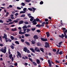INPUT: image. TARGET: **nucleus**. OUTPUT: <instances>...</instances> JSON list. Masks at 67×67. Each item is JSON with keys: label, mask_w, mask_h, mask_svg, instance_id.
I'll list each match as a JSON object with an SVG mask.
<instances>
[{"label": "nucleus", "mask_w": 67, "mask_h": 67, "mask_svg": "<svg viewBox=\"0 0 67 67\" xmlns=\"http://www.w3.org/2000/svg\"><path fill=\"white\" fill-rule=\"evenodd\" d=\"M2 37L3 39L5 38V40H6L8 39L7 37H5L4 36H2Z\"/></svg>", "instance_id": "nucleus-25"}, {"label": "nucleus", "mask_w": 67, "mask_h": 67, "mask_svg": "<svg viewBox=\"0 0 67 67\" xmlns=\"http://www.w3.org/2000/svg\"><path fill=\"white\" fill-rule=\"evenodd\" d=\"M25 36L27 37L29 36H30V35H29V34H25Z\"/></svg>", "instance_id": "nucleus-28"}, {"label": "nucleus", "mask_w": 67, "mask_h": 67, "mask_svg": "<svg viewBox=\"0 0 67 67\" xmlns=\"http://www.w3.org/2000/svg\"><path fill=\"white\" fill-rule=\"evenodd\" d=\"M27 52L28 53H30V51L29 50H27Z\"/></svg>", "instance_id": "nucleus-63"}, {"label": "nucleus", "mask_w": 67, "mask_h": 67, "mask_svg": "<svg viewBox=\"0 0 67 67\" xmlns=\"http://www.w3.org/2000/svg\"><path fill=\"white\" fill-rule=\"evenodd\" d=\"M61 36H62V38L63 39V38L64 37L65 35H64L63 34H62V35H61Z\"/></svg>", "instance_id": "nucleus-44"}, {"label": "nucleus", "mask_w": 67, "mask_h": 67, "mask_svg": "<svg viewBox=\"0 0 67 67\" xmlns=\"http://www.w3.org/2000/svg\"><path fill=\"white\" fill-rule=\"evenodd\" d=\"M21 6H24L25 5V4L24 3H22L21 4Z\"/></svg>", "instance_id": "nucleus-26"}, {"label": "nucleus", "mask_w": 67, "mask_h": 67, "mask_svg": "<svg viewBox=\"0 0 67 67\" xmlns=\"http://www.w3.org/2000/svg\"><path fill=\"white\" fill-rule=\"evenodd\" d=\"M65 35L64 37L65 38L67 39V35H66V34H65V35Z\"/></svg>", "instance_id": "nucleus-56"}, {"label": "nucleus", "mask_w": 67, "mask_h": 67, "mask_svg": "<svg viewBox=\"0 0 67 67\" xmlns=\"http://www.w3.org/2000/svg\"><path fill=\"white\" fill-rule=\"evenodd\" d=\"M27 8H24L23 9V11L24 12H25Z\"/></svg>", "instance_id": "nucleus-35"}, {"label": "nucleus", "mask_w": 67, "mask_h": 67, "mask_svg": "<svg viewBox=\"0 0 67 67\" xmlns=\"http://www.w3.org/2000/svg\"><path fill=\"white\" fill-rule=\"evenodd\" d=\"M32 9H33V10H32V13H34L35 12V10H36V9L34 7H32Z\"/></svg>", "instance_id": "nucleus-16"}, {"label": "nucleus", "mask_w": 67, "mask_h": 67, "mask_svg": "<svg viewBox=\"0 0 67 67\" xmlns=\"http://www.w3.org/2000/svg\"><path fill=\"white\" fill-rule=\"evenodd\" d=\"M13 55L12 54H10L9 55V59H11L12 58V57Z\"/></svg>", "instance_id": "nucleus-19"}, {"label": "nucleus", "mask_w": 67, "mask_h": 67, "mask_svg": "<svg viewBox=\"0 0 67 67\" xmlns=\"http://www.w3.org/2000/svg\"><path fill=\"white\" fill-rule=\"evenodd\" d=\"M31 1L30 0H25V1L27 3H29Z\"/></svg>", "instance_id": "nucleus-32"}, {"label": "nucleus", "mask_w": 67, "mask_h": 67, "mask_svg": "<svg viewBox=\"0 0 67 67\" xmlns=\"http://www.w3.org/2000/svg\"><path fill=\"white\" fill-rule=\"evenodd\" d=\"M37 22H35L33 24H32V25H35L37 24Z\"/></svg>", "instance_id": "nucleus-42"}, {"label": "nucleus", "mask_w": 67, "mask_h": 67, "mask_svg": "<svg viewBox=\"0 0 67 67\" xmlns=\"http://www.w3.org/2000/svg\"><path fill=\"white\" fill-rule=\"evenodd\" d=\"M19 34L21 35H23L25 34V32H22L21 31H20L19 32Z\"/></svg>", "instance_id": "nucleus-8"}, {"label": "nucleus", "mask_w": 67, "mask_h": 67, "mask_svg": "<svg viewBox=\"0 0 67 67\" xmlns=\"http://www.w3.org/2000/svg\"><path fill=\"white\" fill-rule=\"evenodd\" d=\"M14 65L16 66L18 65V63L16 62H15V63L14 64Z\"/></svg>", "instance_id": "nucleus-53"}, {"label": "nucleus", "mask_w": 67, "mask_h": 67, "mask_svg": "<svg viewBox=\"0 0 67 67\" xmlns=\"http://www.w3.org/2000/svg\"><path fill=\"white\" fill-rule=\"evenodd\" d=\"M46 35H47V37H49L50 36V35H49V33L48 32H47L46 33Z\"/></svg>", "instance_id": "nucleus-13"}, {"label": "nucleus", "mask_w": 67, "mask_h": 67, "mask_svg": "<svg viewBox=\"0 0 67 67\" xmlns=\"http://www.w3.org/2000/svg\"><path fill=\"white\" fill-rule=\"evenodd\" d=\"M36 31L38 33H40L41 32V31H40L39 30H37Z\"/></svg>", "instance_id": "nucleus-48"}, {"label": "nucleus", "mask_w": 67, "mask_h": 67, "mask_svg": "<svg viewBox=\"0 0 67 67\" xmlns=\"http://www.w3.org/2000/svg\"><path fill=\"white\" fill-rule=\"evenodd\" d=\"M9 7L10 8H12L13 7V6L12 5H9Z\"/></svg>", "instance_id": "nucleus-59"}, {"label": "nucleus", "mask_w": 67, "mask_h": 67, "mask_svg": "<svg viewBox=\"0 0 67 67\" xmlns=\"http://www.w3.org/2000/svg\"><path fill=\"white\" fill-rule=\"evenodd\" d=\"M34 17H32V18H30V21H33V20H34Z\"/></svg>", "instance_id": "nucleus-20"}, {"label": "nucleus", "mask_w": 67, "mask_h": 67, "mask_svg": "<svg viewBox=\"0 0 67 67\" xmlns=\"http://www.w3.org/2000/svg\"><path fill=\"white\" fill-rule=\"evenodd\" d=\"M28 50L27 48L26 47L24 48L23 49V51H25V52H27V50Z\"/></svg>", "instance_id": "nucleus-10"}, {"label": "nucleus", "mask_w": 67, "mask_h": 67, "mask_svg": "<svg viewBox=\"0 0 67 67\" xmlns=\"http://www.w3.org/2000/svg\"><path fill=\"white\" fill-rule=\"evenodd\" d=\"M36 19L37 21H39L40 20L38 18H36Z\"/></svg>", "instance_id": "nucleus-50"}, {"label": "nucleus", "mask_w": 67, "mask_h": 67, "mask_svg": "<svg viewBox=\"0 0 67 67\" xmlns=\"http://www.w3.org/2000/svg\"><path fill=\"white\" fill-rule=\"evenodd\" d=\"M25 12H24V11H21L20 12V14H21V13H23V14H24L25 13Z\"/></svg>", "instance_id": "nucleus-34"}, {"label": "nucleus", "mask_w": 67, "mask_h": 67, "mask_svg": "<svg viewBox=\"0 0 67 67\" xmlns=\"http://www.w3.org/2000/svg\"><path fill=\"white\" fill-rule=\"evenodd\" d=\"M48 21V19H44V21Z\"/></svg>", "instance_id": "nucleus-58"}, {"label": "nucleus", "mask_w": 67, "mask_h": 67, "mask_svg": "<svg viewBox=\"0 0 67 67\" xmlns=\"http://www.w3.org/2000/svg\"><path fill=\"white\" fill-rule=\"evenodd\" d=\"M24 23H25V24L27 25L29 24V22L27 21H25L24 22Z\"/></svg>", "instance_id": "nucleus-36"}, {"label": "nucleus", "mask_w": 67, "mask_h": 67, "mask_svg": "<svg viewBox=\"0 0 67 67\" xmlns=\"http://www.w3.org/2000/svg\"><path fill=\"white\" fill-rule=\"evenodd\" d=\"M41 40L42 41L44 42H45L47 41V38H41Z\"/></svg>", "instance_id": "nucleus-6"}, {"label": "nucleus", "mask_w": 67, "mask_h": 67, "mask_svg": "<svg viewBox=\"0 0 67 67\" xmlns=\"http://www.w3.org/2000/svg\"><path fill=\"white\" fill-rule=\"evenodd\" d=\"M31 43L32 44H34L35 43V41L32 40V42H31Z\"/></svg>", "instance_id": "nucleus-31"}, {"label": "nucleus", "mask_w": 67, "mask_h": 67, "mask_svg": "<svg viewBox=\"0 0 67 67\" xmlns=\"http://www.w3.org/2000/svg\"><path fill=\"white\" fill-rule=\"evenodd\" d=\"M35 29H36L35 28H32V29H31V30L32 31H34L35 30Z\"/></svg>", "instance_id": "nucleus-43"}, {"label": "nucleus", "mask_w": 67, "mask_h": 67, "mask_svg": "<svg viewBox=\"0 0 67 67\" xmlns=\"http://www.w3.org/2000/svg\"><path fill=\"white\" fill-rule=\"evenodd\" d=\"M25 16V14H23V15H21V16L20 17L21 18H24Z\"/></svg>", "instance_id": "nucleus-24"}, {"label": "nucleus", "mask_w": 67, "mask_h": 67, "mask_svg": "<svg viewBox=\"0 0 67 67\" xmlns=\"http://www.w3.org/2000/svg\"><path fill=\"white\" fill-rule=\"evenodd\" d=\"M28 59H29V60L30 61H31L32 62H33V60H32L31 58H28Z\"/></svg>", "instance_id": "nucleus-38"}, {"label": "nucleus", "mask_w": 67, "mask_h": 67, "mask_svg": "<svg viewBox=\"0 0 67 67\" xmlns=\"http://www.w3.org/2000/svg\"><path fill=\"white\" fill-rule=\"evenodd\" d=\"M21 41L22 42H24V39H21Z\"/></svg>", "instance_id": "nucleus-57"}, {"label": "nucleus", "mask_w": 67, "mask_h": 67, "mask_svg": "<svg viewBox=\"0 0 67 67\" xmlns=\"http://www.w3.org/2000/svg\"><path fill=\"white\" fill-rule=\"evenodd\" d=\"M13 22H15V23H17L18 22V21L16 20H14L13 21Z\"/></svg>", "instance_id": "nucleus-41"}, {"label": "nucleus", "mask_w": 67, "mask_h": 67, "mask_svg": "<svg viewBox=\"0 0 67 67\" xmlns=\"http://www.w3.org/2000/svg\"><path fill=\"white\" fill-rule=\"evenodd\" d=\"M40 49L42 52H44V51H43L44 49L43 48H40Z\"/></svg>", "instance_id": "nucleus-23"}, {"label": "nucleus", "mask_w": 67, "mask_h": 67, "mask_svg": "<svg viewBox=\"0 0 67 67\" xmlns=\"http://www.w3.org/2000/svg\"><path fill=\"white\" fill-rule=\"evenodd\" d=\"M28 10L30 11H32L33 10V9L31 8H28Z\"/></svg>", "instance_id": "nucleus-39"}, {"label": "nucleus", "mask_w": 67, "mask_h": 67, "mask_svg": "<svg viewBox=\"0 0 67 67\" xmlns=\"http://www.w3.org/2000/svg\"><path fill=\"white\" fill-rule=\"evenodd\" d=\"M43 1H42L40 3V5H42L43 4Z\"/></svg>", "instance_id": "nucleus-37"}, {"label": "nucleus", "mask_w": 67, "mask_h": 67, "mask_svg": "<svg viewBox=\"0 0 67 67\" xmlns=\"http://www.w3.org/2000/svg\"><path fill=\"white\" fill-rule=\"evenodd\" d=\"M60 51V49H58V50H57V51L56 52V54L57 55H58L59 54V52Z\"/></svg>", "instance_id": "nucleus-17"}, {"label": "nucleus", "mask_w": 67, "mask_h": 67, "mask_svg": "<svg viewBox=\"0 0 67 67\" xmlns=\"http://www.w3.org/2000/svg\"><path fill=\"white\" fill-rule=\"evenodd\" d=\"M36 26L37 27H38V28H40L41 27H43L44 26V25L43 24L40 25L39 24H38L36 25Z\"/></svg>", "instance_id": "nucleus-3"}, {"label": "nucleus", "mask_w": 67, "mask_h": 67, "mask_svg": "<svg viewBox=\"0 0 67 67\" xmlns=\"http://www.w3.org/2000/svg\"><path fill=\"white\" fill-rule=\"evenodd\" d=\"M62 43H63L62 42H60L58 44L60 45H61Z\"/></svg>", "instance_id": "nucleus-47"}, {"label": "nucleus", "mask_w": 67, "mask_h": 67, "mask_svg": "<svg viewBox=\"0 0 67 67\" xmlns=\"http://www.w3.org/2000/svg\"><path fill=\"white\" fill-rule=\"evenodd\" d=\"M28 57H29V58H30V57H31V55L30 54H29L28 55Z\"/></svg>", "instance_id": "nucleus-60"}, {"label": "nucleus", "mask_w": 67, "mask_h": 67, "mask_svg": "<svg viewBox=\"0 0 67 67\" xmlns=\"http://www.w3.org/2000/svg\"><path fill=\"white\" fill-rule=\"evenodd\" d=\"M36 45L38 46H41V43L39 42H38L36 43Z\"/></svg>", "instance_id": "nucleus-11"}, {"label": "nucleus", "mask_w": 67, "mask_h": 67, "mask_svg": "<svg viewBox=\"0 0 67 67\" xmlns=\"http://www.w3.org/2000/svg\"><path fill=\"white\" fill-rule=\"evenodd\" d=\"M66 32H67V30H65L64 32V35H66Z\"/></svg>", "instance_id": "nucleus-46"}, {"label": "nucleus", "mask_w": 67, "mask_h": 67, "mask_svg": "<svg viewBox=\"0 0 67 67\" xmlns=\"http://www.w3.org/2000/svg\"><path fill=\"white\" fill-rule=\"evenodd\" d=\"M45 46H44V47L46 48H49L50 47V46L49 43L47 42H46L45 43Z\"/></svg>", "instance_id": "nucleus-1"}, {"label": "nucleus", "mask_w": 67, "mask_h": 67, "mask_svg": "<svg viewBox=\"0 0 67 67\" xmlns=\"http://www.w3.org/2000/svg\"><path fill=\"white\" fill-rule=\"evenodd\" d=\"M40 59L42 61H43V60H44L43 59V58H42L41 57H40Z\"/></svg>", "instance_id": "nucleus-54"}, {"label": "nucleus", "mask_w": 67, "mask_h": 67, "mask_svg": "<svg viewBox=\"0 0 67 67\" xmlns=\"http://www.w3.org/2000/svg\"><path fill=\"white\" fill-rule=\"evenodd\" d=\"M46 26L47 28H49V26H48V25H46Z\"/></svg>", "instance_id": "nucleus-64"}, {"label": "nucleus", "mask_w": 67, "mask_h": 67, "mask_svg": "<svg viewBox=\"0 0 67 67\" xmlns=\"http://www.w3.org/2000/svg\"><path fill=\"white\" fill-rule=\"evenodd\" d=\"M34 50L37 52H40V51L37 47H36L35 48Z\"/></svg>", "instance_id": "nucleus-4"}, {"label": "nucleus", "mask_w": 67, "mask_h": 67, "mask_svg": "<svg viewBox=\"0 0 67 67\" xmlns=\"http://www.w3.org/2000/svg\"><path fill=\"white\" fill-rule=\"evenodd\" d=\"M24 32H25V33H26V32L25 31L26 30V29H23Z\"/></svg>", "instance_id": "nucleus-52"}, {"label": "nucleus", "mask_w": 67, "mask_h": 67, "mask_svg": "<svg viewBox=\"0 0 67 67\" xmlns=\"http://www.w3.org/2000/svg\"><path fill=\"white\" fill-rule=\"evenodd\" d=\"M8 41L11 42L12 41V40H10L9 38H8Z\"/></svg>", "instance_id": "nucleus-61"}, {"label": "nucleus", "mask_w": 67, "mask_h": 67, "mask_svg": "<svg viewBox=\"0 0 67 67\" xmlns=\"http://www.w3.org/2000/svg\"><path fill=\"white\" fill-rule=\"evenodd\" d=\"M27 31L26 32H27V33H29V32L31 30L30 29H27Z\"/></svg>", "instance_id": "nucleus-30"}, {"label": "nucleus", "mask_w": 67, "mask_h": 67, "mask_svg": "<svg viewBox=\"0 0 67 67\" xmlns=\"http://www.w3.org/2000/svg\"><path fill=\"white\" fill-rule=\"evenodd\" d=\"M48 62L49 64V67H51V66H52L50 60H48Z\"/></svg>", "instance_id": "nucleus-7"}, {"label": "nucleus", "mask_w": 67, "mask_h": 67, "mask_svg": "<svg viewBox=\"0 0 67 67\" xmlns=\"http://www.w3.org/2000/svg\"><path fill=\"white\" fill-rule=\"evenodd\" d=\"M10 38L12 40H14V37L13 36H11Z\"/></svg>", "instance_id": "nucleus-27"}, {"label": "nucleus", "mask_w": 67, "mask_h": 67, "mask_svg": "<svg viewBox=\"0 0 67 67\" xmlns=\"http://www.w3.org/2000/svg\"><path fill=\"white\" fill-rule=\"evenodd\" d=\"M45 23H46V22H43L42 23V25H45Z\"/></svg>", "instance_id": "nucleus-62"}, {"label": "nucleus", "mask_w": 67, "mask_h": 67, "mask_svg": "<svg viewBox=\"0 0 67 67\" xmlns=\"http://www.w3.org/2000/svg\"><path fill=\"white\" fill-rule=\"evenodd\" d=\"M23 29H27V27L26 26H23Z\"/></svg>", "instance_id": "nucleus-29"}, {"label": "nucleus", "mask_w": 67, "mask_h": 67, "mask_svg": "<svg viewBox=\"0 0 67 67\" xmlns=\"http://www.w3.org/2000/svg\"><path fill=\"white\" fill-rule=\"evenodd\" d=\"M53 51L54 52H56V49H53Z\"/></svg>", "instance_id": "nucleus-49"}, {"label": "nucleus", "mask_w": 67, "mask_h": 67, "mask_svg": "<svg viewBox=\"0 0 67 67\" xmlns=\"http://www.w3.org/2000/svg\"><path fill=\"white\" fill-rule=\"evenodd\" d=\"M25 43L26 44H27V46H29L30 45V44L28 42H27V41H25Z\"/></svg>", "instance_id": "nucleus-14"}, {"label": "nucleus", "mask_w": 67, "mask_h": 67, "mask_svg": "<svg viewBox=\"0 0 67 67\" xmlns=\"http://www.w3.org/2000/svg\"><path fill=\"white\" fill-rule=\"evenodd\" d=\"M36 62L37 63V64H39L40 63V60L38 59L37 60Z\"/></svg>", "instance_id": "nucleus-21"}, {"label": "nucleus", "mask_w": 67, "mask_h": 67, "mask_svg": "<svg viewBox=\"0 0 67 67\" xmlns=\"http://www.w3.org/2000/svg\"><path fill=\"white\" fill-rule=\"evenodd\" d=\"M17 9L19 10H21V8H20L19 7H17Z\"/></svg>", "instance_id": "nucleus-51"}, {"label": "nucleus", "mask_w": 67, "mask_h": 67, "mask_svg": "<svg viewBox=\"0 0 67 67\" xmlns=\"http://www.w3.org/2000/svg\"><path fill=\"white\" fill-rule=\"evenodd\" d=\"M17 52L18 55V56H19V57H22L21 53L19 51H17Z\"/></svg>", "instance_id": "nucleus-9"}, {"label": "nucleus", "mask_w": 67, "mask_h": 67, "mask_svg": "<svg viewBox=\"0 0 67 67\" xmlns=\"http://www.w3.org/2000/svg\"><path fill=\"white\" fill-rule=\"evenodd\" d=\"M4 36H3V37H7V35L5 34H4Z\"/></svg>", "instance_id": "nucleus-55"}, {"label": "nucleus", "mask_w": 67, "mask_h": 67, "mask_svg": "<svg viewBox=\"0 0 67 67\" xmlns=\"http://www.w3.org/2000/svg\"><path fill=\"white\" fill-rule=\"evenodd\" d=\"M24 23V21L23 20H20L19 21V24H22L23 23Z\"/></svg>", "instance_id": "nucleus-12"}, {"label": "nucleus", "mask_w": 67, "mask_h": 67, "mask_svg": "<svg viewBox=\"0 0 67 67\" xmlns=\"http://www.w3.org/2000/svg\"><path fill=\"white\" fill-rule=\"evenodd\" d=\"M62 54V51H61L60 52H59V54L61 55Z\"/></svg>", "instance_id": "nucleus-40"}, {"label": "nucleus", "mask_w": 67, "mask_h": 67, "mask_svg": "<svg viewBox=\"0 0 67 67\" xmlns=\"http://www.w3.org/2000/svg\"><path fill=\"white\" fill-rule=\"evenodd\" d=\"M10 47L12 49H14V47L13 46L11 45L10 46Z\"/></svg>", "instance_id": "nucleus-33"}, {"label": "nucleus", "mask_w": 67, "mask_h": 67, "mask_svg": "<svg viewBox=\"0 0 67 67\" xmlns=\"http://www.w3.org/2000/svg\"><path fill=\"white\" fill-rule=\"evenodd\" d=\"M33 38L34 39L37 40L38 39V37L37 35H34V36Z\"/></svg>", "instance_id": "nucleus-5"}, {"label": "nucleus", "mask_w": 67, "mask_h": 67, "mask_svg": "<svg viewBox=\"0 0 67 67\" xmlns=\"http://www.w3.org/2000/svg\"><path fill=\"white\" fill-rule=\"evenodd\" d=\"M30 49L32 52H33L34 53H35L34 49H33L32 48H30Z\"/></svg>", "instance_id": "nucleus-15"}, {"label": "nucleus", "mask_w": 67, "mask_h": 67, "mask_svg": "<svg viewBox=\"0 0 67 67\" xmlns=\"http://www.w3.org/2000/svg\"><path fill=\"white\" fill-rule=\"evenodd\" d=\"M6 49L7 48L5 46H4V49H2V50H1V51H2V52L4 53H5L6 52Z\"/></svg>", "instance_id": "nucleus-2"}, {"label": "nucleus", "mask_w": 67, "mask_h": 67, "mask_svg": "<svg viewBox=\"0 0 67 67\" xmlns=\"http://www.w3.org/2000/svg\"><path fill=\"white\" fill-rule=\"evenodd\" d=\"M13 22H10V23H9L8 24V25H10V24H12L13 23Z\"/></svg>", "instance_id": "nucleus-45"}, {"label": "nucleus", "mask_w": 67, "mask_h": 67, "mask_svg": "<svg viewBox=\"0 0 67 67\" xmlns=\"http://www.w3.org/2000/svg\"><path fill=\"white\" fill-rule=\"evenodd\" d=\"M15 43L18 45H19V42L18 41H16L15 42Z\"/></svg>", "instance_id": "nucleus-22"}, {"label": "nucleus", "mask_w": 67, "mask_h": 67, "mask_svg": "<svg viewBox=\"0 0 67 67\" xmlns=\"http://www.w3.org/2000/svg\"><path fill=\"white\" fill-rule=\"evenodd\" d=\"M32 63L35 66L37 65V64L35 62H32Z\"/></svg>", "instance_id": "nucleus-18"}]
</instances>
